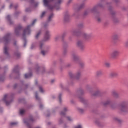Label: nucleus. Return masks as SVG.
<instances>
[{
  "label": "nucleus",
  "instance_id": "nucleus-57",
  "mask_svg": "<svg viewBox=\"0 0 128 128\" xmlns=\"http://www.w3.org/2000/svg\"><path fill=\"white\" fill-rule=\"evenodd\" d=\"M60 124H62V120H60L59 121Z\"/></svg>",
  "mask_w": 128,
  "mask_h": 128
},
{
  "label": "nucleus",
  "instance_id": "nucleus-13",
  "mask_svg": "<svg viewBox=\"0 0 128 128\" xmlns=\"http://www.w3.org/2000/svg\"><path fill=\"white\" fill-rule=\"evenodd\" d=\"M102 4H98L97 6H94L92 9H91V12H96L98 8H101Z\"/></svg>",
  "mask_w": 128,
  "mask_h": 128
},
{
  "label": "nucleus",
  "instance_id": "nucleus-9",
  "mask_svg": "<svg viewBox=\"0 0 128 128\" xmlns=\"http://www.w3.org/2000/svg\"><path fill=\"white\" fill-rule=\"evenodd\" d=\"M118 76V72H111L109 74V76L110 78H116V76Z\"/></svg>",
  "mask_w": 128,
  "mask_h": 128
},
{
  "label": "nucleus",
  "instance_id": "nucleus-2",
  "mask_svg": "<svg viewBox=\"0 0 128 128\" xmlns=\"http://www.w3.org/2000/svg\"><path fill=\"white\" fill-rule=\"evenodd\" d=\"M10 34H8L3 38V41L5 46L4 47V52L6 56H8V50L6 44L10 42Z\"/></svg>",
  "mask_w": 128,
  "mask_h": 128
},
{
  "label": "nucleus",
  "instance_id": "nucleus-54",
  "mask_svg": "<svg viewBox=\"0 0 128 128\" xmlns=\"http://www.w3.org/2000/svg\"><path fill=\"white\" fill-rule=\"evenodd\" d=\"M80 94H84V91L83 90H81V91H80Z\"/></svg>",
  "mask_w": 128,
  "mask_h": 128
},
{
  "label": "nucleus",
  "instance_id": "nucleus-41",
  "mask_svg": "<svg viewBox=\"0 0 128 128\" xmlns=\"http://www.w3.org/2000/svg\"><path fill=\"white\" fill-rule=\"evenodd\" d=\"M26 12H32V10H30V8H28L26 10Z\"/></svg>",
  "mask_w": 128,
  "mask_h": 128
},
{
  "label": "nucleus",
  "instance_id": "nucleus-38",
  "mask_svg": "<svg viewBox=\"0 0 128 128\" xmlns=\"http://www.w3.org/2000/svg\"><path fill=\"white\" fill-rule=\"evenodd\" d=\"M74 128H82V126L81 124H78L75 126Z\"/></svg>",
  "mask_w": 128,
  "mask_h": 128
},
{
  "label": "nucleus",
  "instance_id": "nucleus-5",
  "mask_svg": "<svg viewBox=\"0 0 128 128\" xmlns=\"http://www.w3.org/2000/svg\"><path fill=\"white\" fill-rule=\"evenodd\" d=\"M10 98V96L8 94H5L4 96V97L3 98L2 100L6 102V106H10V104L11 102H12V100H11L10 101H6V100H8Z\"/></svg>",
  "mask_w": 128,
  "mask_h": 128
},
{
  "label": "nucleus",
  "instance_id": "nucleus-63",
  "mask_svg": "<svg viewBox=\"0 0 128 128\" xmlns=\"http://www.w3.org/2000/svg\"><path fill=\"white\" fill-rule=\"evenodd\" d=\"M47 116H48V115H47Z\"/></svg>",
  "mask_w": 128,
  "mask_h": 128
},
{
  "label": "nucleus",
  "instance_id": "nucleus-21",
  "mask_svg": "<svg viewBox=\"0 0 128 128\" xmlns=\"http://www.w3.org/2000/svg\"><path fill=\"white\" fill-rule=\"evenodd\" d=\"M32 76V73H30L28 74H25L24 76L25 78H30L31 76Z\"/></svg>",
  "mask_w": 128,
  "mask_h": 128
},
{
  "label": "nucleus",
  "instance_id": "nucleus-46",
  "mask_svg": "<svg viewBox=\"0 0 128 128\" xmlns=\"http://www.w3.org/2000/svg\"><path fill=\"white\" fill-rule=\"evenodd\" d=\"M84 6V4H82L79 7V8H82Z\"/></svg>",
  "mask_w": 128,
  "mask_h": 128
},
{
  "label": "nucleus",
  "instance_id": "nucleus-44",
  "mask_svg": "<svg viewBox=\"0 0 128 128\" xmlns=\"http://www.w3.org/2000/svg\"><path fill=\"white\" fill-rule=\"evenodd\" d=\"M67 118L70 122H72V118L70 116L67 117Z\"/></svg>",
  "mask_w": 128,
  "mask_h": 128
},
{
  "label": "nucleus",
  "instance_id": "nucleus-36",
  "mask_svg": "<svg viewBox=\"0 0 128 128\" xmlns=\"http://www.w3.org/2000/svg\"><path fill=\"white\" fill-rule=\"evenodd\" d=\"M113 94L115 98H118V94L116 92H114Z\"/></svg>",
  "mask_w": 128,
  "mask_h": 128
},
{
  "label": "nucleus",
  "instance_id": "nucleus-19",
  "mask_svg": "<svg viewBox=\"0 0 128 128\" xmlns=\"http://www.w3.org/2000/svg\"><path fill=\"white\" fill-rule=\"evenodd\" d=\"M12 72L15 74H18V66H16L12 70Z\"/></svg>",
  "mask_w": 128,
  "mask_h": 128
},
{
  "label": "nucleus",
  "instance_id": "nucleus-10",
  "mask_svg": "<svg viewBox=\"0 0 128 128\" xmlns=\"http://www.w3.org/2000/svg\"><path fill=\"white\" fill-rule=\"evenodd\" d=\"M77 45L81 50H82V48H84V43L82 41H78L77 42Z\"/></svg>",
  "mask_w": 128,
  "mask_h": 128
},
{
  "label": "nucleus",
  "instance_id": "nucleus-20",
  "mask_svg": "<svg viewBox=\"0 0 128 128\" xmlns=\"http://www.w3.org/2000/svg\"><path fill=\"white\" fill-rule=\"evenodd\" d=\"M41 34H42V30L38 31L35 36V38H36V39L38 38H40V36Z\"/></svg>",
  "mask_w": 128,
  "mask_h": 128
},
{
  "label": "nucleus",
  "instance_id": "nucleus-1",
  "mask_svg": "<svg viewBox=\"0 0 128 128\" xmlns=\"http://www.w3.org/2000/svg\"><path fill=\"white\" fill-rule=\"evenodd\" d=\"M36 22V20H34L32 24L27 26V28L24 30L22 36L23 40L24 42V48H26V40L24 37L26 36H29V34H30V32H32V31L30 30V28L32 27V26H34V24Z\"/></svg>",
  "mask_w": 128,
  "mask_h": 128
},
{
  "label": "nucleus",
  "instance_id": "nucleus-42",
  "mask_svg": "<svg viewBox=\"0 0 128 128\" xmlns=\"http://www.w3.org/2000/svg\"><path fill=\"white\" fill-rule=\"evenodd\" d=\"M62 98V94H60L59 96H58L60 102H62V98Z\"/></svg>",
  "mask_w": 128,
  "mask_h": 128
},
{
  "label": "nucleus",
  "instance_id": "nucleus-12",
  "mask_svg": "<svg viewBox=\"0 0 128 128\" xmlns=\"http://www.w3.org/2000/svg\"><path fill=\"white\" fill-rule=\"evenodd\" d=\"M82 37L86 40H88L92 37V34H88L86 33H83Z\"/></svg>",
  "mask_w": 128,
  "mask_h": 128
},
{
  "label": "nucleus",
  "instance_id": "nucleus-8",
  "mask_svg": "<svg viewBox=\"0 0 128 128\" xmlns=\"http://www.w3.org/2000/svg\"><path fill=\"white\" fill-rule=\"evenodd\" d=\"M50 38V32L48 30H46L44 34V41L48 40Z\"/></svg>",
  "mask_w": 128,
  "mask_h": 128
},
{
  "label": "nucleus",
  "instance_id": "nucleus-35",
  "mask_svg": "<svg viewBox=\"0 0 128 128\" xmlns=\"http://www.w3.org/2000/svg\"><path fill=\"white\" fill-rule=\"evenodd\" d=\"M39 90L40 92H44V89H42V88L41 86H39Z\"/></svg>",
  "mask_w": 128,
  "mask_h": 128
},
{
  "label": "nucleus",
  "instance_id": "nucleus-39",
  "mask_svg": "<svg viewBox=\"0 0 128 128\" xmlns=\"http://www.w3.org/2000/svg\"><path fill=\"white\" fill-rule=\"evenodd\" d=\"M18 122H12L10 123V126H16Z\"/></svg>",
  "mask_w": 128,
  "mask_h": 128
},
{
  "label": "nucleus",
  "instance_id": "nucleus-61",
  "mask_svg": "<svg viewBox=\"0 0 128 128\" xmlns=\"http://www.w3.org/2000/svg\"><path fill=\"white\" fill-rule=\"evenodd\" d=\"M84 14H85V16H86V12H84Z\"/></svg>",
  "mask_w": 128,
  "mask_h": 128
},
{
  "label": "nucleus",
  "instance_id": "nucleus-14",
  "mask_svg": "<svg viewBox=\"0 0 128 128\" xmlns=\"http://www.w3.org/2000/svg\"><path fill=\"white\" fill-rule=\"evenodd\" d=\"M72 58L74 60V61L78 60V58H80V56H78V54H72Z\"/></svg>",
  "mask_w": 128,
  "mask_h": 128
},
{
  "label": "nucleus",
  "instance_id": "nucleus-47",
  "mask_svg": "<svg viewBox=\"0 0 128 128\" xmlns=\"http://www.w3.org/2000/svg\"><path fill=\"white\" fill-rule=\"evenodd\" d=\"M72 2V0H68L67 2L68 4H70V2Z\"/></svg>",
  "mask_w": 128,
  "mask_h": 128
},
{
  "label": "nucleus",
  "instance_id": "nucleus-4",
  "mask_svg": "<svg viewBox=\"0 0 128 128\" xmlns=\"http://www.w3.org/2000/svg\"><path fill=\"white\" fill-rule=\"evenodd\" d=\"M69 76L70 78H74L76 80H78V78H80V76H82V72L80 71H78L75 74H74L72 72L69 73Z\"/></svg>",
  "mask_w": 128,
  "mask_h": 128
},
{
  "label": "nucleus",
  "instance_id": "nucleus-56",
  "mask_svg": "<svg viewBox=\"0 0 128 128\" xmlns=\"http://www.w3.org/2000/svg\"><path fill=\"white\" fill-rule=\"evenodd\" d=\"M54 82V80H51V82L52 84V82Z\"/></svg>",
  "mask_w": 128,
  "mask_h": 128
},
{
  "label": "nucleus",
  "instance_id": "nucleus-30",
  "mask_svg": "<svg viewBox=\"0 0 128 128\" xmlns=\"http://www.w3.org/2000/svg\"><path fill=\"white\" fill-rule=\"evenodd\" d=\"M78 34V31H76V30H74L72 32V34H73V36H76Z\"/></svg>",
  "mask_w": 128,
  "mask_h": 128
},
{
  "label": "nucleus",
  "instance_id": "nucleus-49",
  "mask_svg": "<svg viewBox=\"0 0 128 128\" xmlns=\"http://www.w3.org/2000/svg\"><path fill=\"white\" fill-rule=\"evenodd\" d=\"M125 46L126 47L128 46V40L125 42Z\"/></svg>",
  "mask_w": 128,
  "mask_h": 128
},
{
  "label": "nucleus",
  "instance_id": "nucleus-23",
  "mask_svg": "<svg viewBox=\"0 0 128 128\" xmlns=\"http://www.w3.org/2000/svg\"><path fill=\"white\" fill-rule=\"evenodd\" d=\"M30 4H34V6H38V3H34V0H30Z\"/></svg>",
  "mask_w": 128,
  "mask_h": 128
},
{
  "label": "nucleus",
  "instance_id": "nucleus-51",
  "mask_svg": "<svg viewBox=\"0 0 128 128\" xmlns=\"http://www.w3.org/2000/svg\"><path fill=\"white\" fill-rule=\"evenodd\" d=\"M34 48V44H32V46H31V49L32 50V48Z\"/></svg>",
  "mask_w": 128,
  "mask_h": 128
},
{
  "label": "nucleus",
  "instance_id": "nucleus-22",
  "mask_svg": "<svg viewBox=\"0 0 128 128\" xmlns=\"http://www.w3.org/2000/svg\"><path fill=\"white\" fill-rule=\"evenodd\" d=\"M44 4L45 6H48V0H44Z\"/></svg>",
  "mask_w": 128,
  "mask_h": 128
},
{
  "label": "nucleus",
  "instance_id": "nucleus-25",
  "mask_svg": "<svg viewBox=\"0 0 128 128\" xmlns=\"http://www.w3.org/2000/svg\"><path fill=\"white\" fill-rule=\"evenodd\" d=\"M24 112H26V110H24L20 109V114L22 115V114H24Z\"/></svg>",
  "mask_w": 128,
  "mask_h": 128
},
{
  "label": "nucleus",
  "instance_id": "nucleus-29",
  "mask_svg": "<svg viewBox=\"0 0 128 128\" xmlns=\"http://www.w3.org/2000/svg\"><path fill=\"white\" fill-rule=\"evenodd\" d=\"M54 16V14H51L49 16H48V22H50L52 18V17Z\"/></svg>",
  "mask_w": 128,
  "mask_h": 128
},
{
  "label": "nucleus",
  "instance_id": "nucleus-45",
  "mask_svg": "<svg viewBox=\"0 0 128 128\" xmlns=\"http://www.w3.org/2000/svg\"><path fill=\"white\" fill-rule=\"evenodd\" d=\"M97 20L98 22H102V18H97Z\"/></svg>",
  "mask_w": 128,
  "mask_h": 128
},
{
  "label": "nucleus",
  "instance_id": "nucleus-55",
  "mask_svg": "<svg viewBox=\"0 0 128 128\" xmlns=\"http://www.w3.org/2000/svg\"><path fill=\"white\" fill-rule=\"evenodd\" d=\"M17 54H17V56H20V52H18Z\"/></svg>",
  "mask_w": 128,
  "mask_h": 128
},
{
  "label": "nucleus",
  "instance_id": "nucleus-32",
  "mask_svg": "<svg viewBox=\"0 0 128 128\" xmlns=\"http://www.w3.org/2000/svg\"><path fill=\"white\" fill-rule=\"evenodd\" d=\"M100 94V90H97L95 94H92L93 96H96Z\"/></svg>",
  "mask_w": 128,
  "mask_h": 128
},
{
  "label": "nucleus",
  "instance_id": "nucleus-17",
  "mask_svg": "<svg viewBox=\"0 0 128 128\" xmlns=\"http://www.w3.org/2000/svg\"><path fill=\"white\" fill-rule=\"evenodd\" d=\"M102 71L99 70L96 72V76H102Z\"/></svg>",
  "mask_w": 128,
  "mask_h": 128
},
{
  "label": "nucleus",
  "instance_id": "nucleus-52",
  "mask_svg": "<svg viewBox=\"0 0 128 128\" xmlns=\"http://www.w3.org/2000/svg\"><path fill=\"white\" fill-rule=\"evenodd\" d=\"M43 106H42V104H40V108H43Z\"/></svg>",
  "mask_w": 128,
  "mask_h": 128
},
{
  "label": "nucleus",
  "instance_id": "nucleus-64",
  "mask_svg": "<svg viewBox=\"0 0 128 128\" xmlns=\"http://www.w3.org/2000/svg\"><path fill=\"white\" fill-rule=\"evenodd\" d=\"M14 44H15V45H16V43H14Z\"/></svg>",
  "mask_w": 128,
  "mask_h": 128
},
{
  "label": "nucleus",
  "instance_id": "nucleus-15",
  "mask_svg": "<svg viewBox=\"0 0 128 128\" xmlns=\"http://www.w3.org/2000/svg\"><path fill=\"white\" fill-rule=\"evenodd\" d=\"M22 30V26H19L18 27H16L15 29V33L16 34H18V32H20V31Z\"/></svg>",
  "mask_w": 128,
  "mask_h": 128
},
{
  "label": "nucleus",
  "instance_id": "nucleus-6",
  "mask_svg": "<svg viewBox=\"0 0 128 128\" xmlns=\"http://www.w3.org/2000/svg\"><path fill=\"white\" fill-rule=\"evenodd\" d=\"M119 108L121 112H128V108H126V103L121 104Z\"/></svg>",
  "mask_w": 128,
  "mask_h": 128
},
{
  "label": "nucleus",
  "instance_id": "nucleus-26",
  "mask_svg": "<svg viewBox=\"0 0 128 128\" xmlns=\"http://www.w3.org/2000/svg\"><path fill=\"white\" fill-rule=\"evenodd\" d=\"M78 110L80 114H82V112H84V110L82 108H78Z\"/></svg>",
  "mask_w": 128,
  "mask_h": 128
},
{
  "label": "nucleus",
  "instance_id": "nucleus-33",
  "mask_svg": "<svg viewBox=\"0 0 128 128\" xmlns=\"http://www.w3.org/2000/svg\"><path fill=\"white\" fill-rule=\"evenodd\" d=\"M46 14V12H43L40 16V18H44V15Z\"/></svg>",
  "mask_w": 128,
  "mask_h": 128
},
{
  "label": "nucleus",
  "instance_id": "nucleus-43",
  "mask_svg": "<svg viewBox=\"0 0 128 128\" xmlns=\"http://www.w3.org/2000/svg\"><path fill=\"white\" fill-rule=\"evenodd\" d=\"M56 42V40H60V36H57L54 38Z\"/></svg>",
  "mask_w": 128,
  "mask_h": 128
},
{
  "label": "nucleus",
  "instance_id": "nucleus-48",
  "mask_svg": "<svg viewBox=\"0 0 128 128\" xmlns=\"http://www.w3.org/2000/svg\"><path fill=\"white\" fill-rule=\"evenodd\" d=\"M110 100H108L106 103H104V104H110Z\"/></svg>",
  "mask_w": 128,
  "mask_h": 128
},
{
  "label": "nucleus",
  "instance_id": "nucleus-16",
  "mask_svg": "<svg viewBox=\"0 0 128 128\" xmlns=\"http://www.w3.org/2000/svg\"><path fill=\"white\" fill-rule=\"evenodd\" d=\"M40 48L41 50H42L43 48L44 50H46V47L44 46V42H40Z\"/></svg>",
  "mask_w": 128,
  "mask_h": 128
},
{
  "label": "nucleus",
  "instance_id": "nucleus-27",
  "mask_svg": "<svg viewBox=\"0 0 128 128\" xmlns=\"http://www.w3.org/2000/svg\"><path fill=\"white\" fill-rule=\"evenodd\" d=\"M104 66L106 68H110V62H106L104 63Z\"/></svg>",
  "mask_w": 128,
  "mask_h": 128
},
{
  "label": "nucleus",
  "instance_id": "nucleus-40",
  "mask_svg": "<svg viewBox=\"0 0 128 128\" xmlns=\"http://www.w3.org/2000/svg\"><path fill=\"white\" fill-rule=\"evenodd\" d=\"M35 96H36V100H40V98H38V92H36Z\"/></svg>",
  "mask_w": 128,
  "mask_h": 128
},
{
  "label": "nucleus",
  "instance_id": "nucleus-59",
  "mask_svg": "<svg viewBox=\"0 0 128 128\" xmlns=\"http://www.w3.org/2000/svg\"><path fill=\"white\" fill-rule=\"evenodd\" d=\"M35 84H38V82L36 81Z\"/></svg>",
  "mask_w": 128,
  "mask_h": 128
},
{
  "label": "nucleus",
  "instance_id": "nucleus-3",
  "mask_svg": "<svg viewBox=\"0 0 128 128\" xmlns=\"http://www.w3.org/2000/svg\"><path fill=\"white\" fill-rule=\"evenodd\" d=\"M56 2L55 6H50V10H52V8H56V10H58L60 8V4H62V2L63 0H54Z\"/></svg>",
  "mask_w": 128,
  "mask_h": 128
},
{
  "label": "nucleus",
  "instance_id": "nucleus-11",
  "mask_svg": "<svg viewBox=\"0 0 128 128\" xmlns=\"http://www.w3.org/2000/svg\"><path fill=\"white\" fill-rule=\"evenodd\" d=\"M30 120H32V119H30V120H24V122L25 124L28 126V128H32L30 127Z\"/></svg>",
  "mask_w": 128,
  "mask_h": 128
},
{
  "label": "nucleus",
  "instance_id": "nucleus-60",
  "mask_svg": "<svg viewBox=\"0 0 128 128\" xmlns=\"http://www.w3.org/2000/svg\"><path fill=\"white\" fill-rule=\"evenodd\" d=\"M60 86H61V88H62L63 86L62 84H60Z\"/></svg>",
  "mask_w": 128,
  "mask_h": 128
},
{
  "label": "nucleus",
  "instance_id": "nucleus-24",
  "mask_svg": "<svg viewBox=\"0 0 128 128\" xmlns=\"http://www.w3.org/2000/svg\"><path fill=\"white\" fill-rule=\"evenodd\" d=\"M48 52V50H42L41 51V54H42L43 56H46V53Z\"/></svg>",
  "mask_w": 128,
  "mask_h": 128
},
{
  "label": "nucleus",
  "instance_id": "nucleus-50",
  "mask_svg": "<svg viewBox=\"0 0 128 128\" xmlns=\"http://www.w3.org/2000/svg\"><path fill=\"white\" fill-rule=\"evenodd\" d=\"M68 16H69L68 14L65 15V16L64 17V20H66V18H68Z\"/></svg>",
  "mask_w": 128,
  "mask_h": 128
},
{
  "label": "nucleus",
  "instance_id": "nucleus-37",
  "mask_svg": "<svg viewBox=\"0 0 128 128\" xmlns=\"http://www.w3.org/2000/svg\"><path fill=\"white\" fill-rule=\"evenodd\" d=\"M79 66H80V68H83V66H84V63L80 62L79 64Z\"/></svg>",
  "mask_w": 128,
  "mask_h": 128
},
{
  "label": "nucleus",
  "instance_id": "nucleus-62",
  "mask_svg": "<svg viewBox=\"0 0 128 128\" xmlns=\"http://www.w3.org/2000/svg\"><path fill=\"white\" fill-rule=\"evenodd\" d=\"M46 25L45 24V25H44V28H46Z\"/></svg>",
  "mask_w": 128,
  "mask_h": 128
},
{
  "label": "nucleus",
  "instance_id": "nucleus-7",
  "mask_svg": "<svg viewBox=\"0 0 128 128\" xmlns=\"http://www.w3.org/2000/svg\"><path fill=\"white\" fill-rule=\"evenodd\" d=\"M120 54V51L118 50H114L110 54L111 58H116V56Z\"/></svg>",
  "mask_w": 128,
  "mask_h": 128
},
{
  "label": "nucleus",
  "instance_id": "nucleus-34",
  "mask_svg": "<svg viewBox=\"0 0 128 128\" xmlns=\"http://www.w3.org/2000/svg\"><path fill=\"white\" fill-rule=\"evenodd\" d=\"M10 15H8V16H6V18L7 20H8V22H10V24H12V23H10L12 21H10Z\"/></svg>",
  "mask_w": 128,
  "mask_h": 128
},
{
  "label": "nucleus",
  "instance_id": "nucleus-18",
  "mask_svg": "<svg viewBox=\"0 0 128 128\" xmlns=\"http://www.w3.org/2000/svg\"><path fill=\"white\" fill-rule=\"evenodd\" d=\"M66 112H68V108H64L63 112H61L60 114V116H64V114H66Z\"/></svg>",
  "mask_w": 128,
  "mask_h": 128
},
{
  "label": "nucleus",
  "instance_id": "nucleus-53",
  "mask_svg": "<svg viewBox=\"0 0 128 128\" xmlns=\"http://www.w3.org/2000/svg\"><path fill=\"white\" fill-rule=\"evenodd\" d=\"M12 4H10V8H12Z\"/></svg>",
  "mask_w": 128,
  "mask_h": 128
},
{
  "label": "nucleus",
  "instance_id": "nucleus-28",
  "mask_svg": "<svg viewBox=\"0 0 128 128\" xmlns=\"http://www.w3.org/2000/svg\"><path fill=\"white\" fill-rule=\"evenodd\" d=\"M114 122H120V120L116 117H115L114 118Z\"/></svg>",
  "mask_w": 128,
  "mask_h": 128
},
{
  "label": "nucleus",
  "instance_id": "nucleus-58",
  "mask_svg": "<svg viewBox=\"0 0 128 128\" xmlns=\"http://www.w3.org/2000/svg\"><path fill=\"white\" fill-rule=\"evenodd\" d=\"M80 100H81V102H82V100H84V98H80Z\"/></svg>",
  "mask_w": 128,
  "mask_h": 128
},
{
  "label": "nucleus",
  "instance_id": "nucleus-31",
  "mask_svg": "<svg viewBox=\"0 0 128 128\" xmlns=\"http://www.w3.org/2000/svg\"><path fill=\"white\" fill-rule=\"evenodd\" d=\"M4 80V77L0 76V82H2Z\"/></svg>",
  "mask_w": 128,
  "mask_h": 128
}]
</instances>
